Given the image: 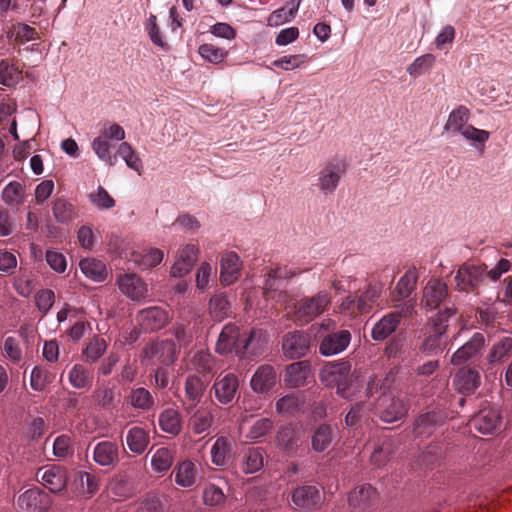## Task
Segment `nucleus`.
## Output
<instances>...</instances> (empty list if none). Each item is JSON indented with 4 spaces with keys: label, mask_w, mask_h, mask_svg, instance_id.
Returning a JSON list of instances; mask_svg holds the SVG:
<instances>
[{
    "label": "nucleus",
    "mask_w": 512,
    "mask_h": 512,
    "mask_svg": "<svg viewBox=\"0 0 512 512\" xmlns=\"http://www.w3.org/2000/svg\"><path fill=\"white\" fill-rule=\"evenodd\" d=\"M320 380L325 386L335 388L337 395L344 399H351L358 389L355 376L351 372V364L345 360L324 365Z\"/></svg>",
    "instance_id": "f257e3e1"
},
{
    "label": "nucleus",
    "mask_w": 512,
    "mask_h": 512,
    "mask_svg": "<svg viewBox=\"0 0 512 512\" xmlns=\"http://www.w3.org/2000/svg\"><path fill=\"white\" fill-rule=\"evenodd\" d=\"M258 334V331L252 329L242 338L239 328L233 323H228L222 328L218 337L216 352L225 355L234 351L238 356H244Z\"/></svg>",
    "instance_id": "f03ea898"
},
{
    "label": "nucleus",
    "mask_w": 512,
    "mask_h": 512,
    "mask_svg": "<svg viewBox=\"0 0 512 512\" xmlns=\"http://www.w3.org/2000/svg\"><path fill=\"white\" fill-rule=\"evenodd\" d=\"M125 136V130L119 124L105 122L100 129L99 136L95 137L91 143L92 150L108 166H114L118 159L111 153L110 141H123Z\"/></svg>",
    "instance_id": "7ed1b4c3"
},
{
    "label": "nucleus",
    "mask_w": 512,
    "mask_h": 512,
    "mask_svg": "<svg viewBox=\"0 0 512 512\" xmlns=\"http://www.w3.org/2000/svg\"><path fill=\"white\" fill-rule=\"evenodd\" d=\"M455 314V309L446 307L439 311L427 325L426 336L420 346V351L426 355L437 354L441 350L443 336L448 327V321Z\"/></svg>",
    "instance_id": "20e7f679"
},
{
    "label": "nucleus",
    "mask_w": 512,
    "mask_h": 512,
    "mask_svg": "<svg viewBox=\"0 0 512 512\" xmlns=\"http://www.w3.org/2000/svg\"><path fill=\"white\" fill-rule=\"evenodd\" d=\"M331 303V296L320 291L314 296L304 297L294 304L292 320L299 325H306L324 313Z\"/></svg>",
    "instance_id": "39448f33"
},
{
    "label": "nucleus",
    "mask_w": 512,
    "mask_h": 512,
    "mask_svg": "<svg viewBox=\"0 0 512 512\" xmlns=\"http://www.w3.org/2000/svg\"><path fill=\"white\" fill-rule=\"evenodd\" d=\"M486 268L487 265L484 263H463L454 277L455 289L478 295L479 287L486 279Z\"/></svg>",
    "instance_id": "423d86ee"
},
{
    "label": "nucleus",
    "mask_w": 512,
    "mask_h": 512,
    "mask_svg": "<svg viewBox=\"0 0 512 512\" xmlns=\"http://www.w3.org/2000/svg\"><path fill=\"white\" fill-rule=\"evenodd\" d=\"M380 294L377 286L369 284L361 294L346 296L340 304V312L351 317L367 314L377 304Z\"/></svg>",
    "instance_id": "0eeeda50"
},
{
    "label": "nucleus",
    "mask_w": 512,
    "mask_h": 512,
    "mask_svg": "<svg viewBox=\"0 0 512 512\" xmlns=\"http://www.w3.org/2000/svg\"><path fill=\"white\" fill-rule=\"evenodd\" d=\"M414 302H406L400 311H393L384 315L378 320L371 331V337L375 341H383L392 335L400 324L403 317L412 315L414 311Z\"/></svg>",
    "instance_id": "6e6552de"
},
{
    "label": "nucleus",
    "mask_w": 512,
    "mask_h": 512,
    "mask_svg": "<svg viewBox=\"0 0 512 512\" xmlns=\"http://www.w3.org/2000/svg\"><path fill=\"white\" fill-rule=\"evenodd\" d=\"M209 385V379L196 373H189L184 382L183 410L190 414L201 402Z\"/></svg>",
    "instance_id": "1a4fd4ad"
},
{
    "label": "nucleus",
    "mask_w": 512,
    "mask_h": 512,
    "mask_svg": "<svg viewBox=\"0 0 512 512\" xmlns=\"http://www.w3.org/2000/svg\"><path fill=\"white\" fill-rule=\"evenodd\" d=\"M345 172L344 160L339 158L329 160L318 173V186L321 192L325 195L334 193Z\"/></svg>",
    "instance_id": "9d476101"
},
{
    "label": "nucleus",
    "mask_w": 512,
    "mask_h": 512,
    "mask_svg": "<svg viewBox=\"0 0 512 512\" xmlns=\"http://www.w3.org/2000/svg\"><path fill=\"white\" fill-rule=\"evenodd\" d=\"M296 275V272L288 269L287 267H276L270 269L267 273V279L264 283V297L266 300H275L280 305H285L288 302L289 295L286 291L278 290L276 280L289 279Z\"/></svg>",
    "instance_id": "9b49d317"
},
{
    "label": "nucleus",
    "mask_w": 512,
    "mask_h": 512,
    "mask_svg": "<svg viewBox=\"0 0 512 512\" xmlns=\"http://www.w3.org/2000/svg\"><path fill=\"white\" fill-rule=\"evenodd\" d=\"M448 296L449 289L447 284L438 278H432L423 289L420 305L427 311H432L445 303Z\"/></svg>",
    "instance_id": "f8f14e48"
},
{
    "label": "nucleus",
    "mask_w": 512,
    "mask_h": 512,
    "mask_svg": "<svg viewBox=\"0 0 512 512\" xmlns=\"http://www.w3.org/2000/svg\"><path fill=\"white\" fill-rule=\"evenodd\" d=\"M37 480L52 493H59L66 488L67 472L60 466L39 468L36 472Z\"/></svg>",
    "instance_id": "ddd939ff"
},
{
    "label": "nucleus",
    "mask_w": 512,
    "mask_h": 512,
    "mask_svg": "<svg viewBox=\"0 0 512 512\" xmlns=\"http://www.w3.org/2000/svg\"><path fill=\"white\" fill-rule=\"evenodd\" d=\"M310 349V339L302 331L288 332L282 340V350L289 359L304 357Z\"/></svg>",
    "instance_id": "4468645a"
},
{
    "label": "nucleus",
    "mask_w": 512,
    "mask_h": 512,
    "mask_svg": "<svg viewBox=\"0 0 512 512\" xmlns=\"http://www.w3.org/2000/svg\"><path fill=\"white\" fill-rule=\"evenodd\" d=\"M50 497L39 488H31L19 495L17 506L22 512H44L50 506Z\"/></svg>",
    "instance_id": "2eb2a0df"
},
{
    "label": "nucleus",
    "mask_w": 512,
    "mask_h": 512,
    "mask_svg": "<svg viewBox=\"0 0 512 512\" xmlns=\"http://www.w3.org/2000/svg\"><path fill=\"white\" fill-rule=\"evenodd\" d=\"M144 353L147 358L169 366L177 359L178 350L173 341L160 340L147 345Z\"/></svg>",
    "instance_id": "dca6fc26"
},
{
    "label": "nucleus",
    "mask_w": 512,
    "mask_h": 512,
    "mask_svg": "<svg viewBox=\"0 0 512 512\" xmlns=\"http://www.w3.org/2000/svg\"><path fill=\"white\" fill-rule=\"evenodd\" d=\"M120 291L133 301H140L148 296V288L135 273L121 274L117 278Z\"/></svg>",
    "instance_id": "f3484780"
},
{
    "label": "nucleus",
    "mask_w": 512,
    "mask_h": 512,
    "mask_svg": "<svg viewBox=\"0 0 512 512\" xmlns=\"http://www.w3.org/2000/svg\"><path fill=\"white\" fill-rule=\"evenodd\" d=\"M377 409L380 418L388 423L401 419L408 411L407 405L402 399L389 395L380 396Z\"/></svg>",
    "instance_id": "a211bd4d"
},
{
    "label": "nucleus",
    "mask_w": 512,
    "mask_h": 512,
    "mask_svg": "<svg viewBox=\"0 0 512 512\" xmlns=\"http://www.w3.org/2000/svg\"><path fill=\"white\" fill-rule=\"evenodd\" d=\"M238 389L239 380L233 373H228L223 377L219 376L212 386L215 398L223 405L230 404L234 400Z\"/></svg>",
    "instance_id": "6ab92c4d"
},
{
    "label": "nucleus",
    "mask_w": 512,
    "mask_h": 512,
    "mask_svg": "<svg viewBox=\"0 0 512 512\" xmlns=\"http://www.w3.org/2000/svg\"><path fill=\"white\" fill-rule=\"evenodd\" d=\"M303 436L301 428L293 424H287L281 426L277 431L276 442L286 454L293 455L300 447Z\"/></svg>",
    "instance_id": "aec40b11"
},
{
    "label": "nucleus",
    "mask_w": 512,
    "mask_h": 512,
    "mask_svg": "<svg viewBox=\"0 0 512 512\" xmlns=\"http://www.w3.org/2000/svg\"><path fill=\"white\" fill-rule=\"evenodd\" d=\"M351 342V333L340 330L324 336L319 345V353L323 356H332L343 352Z\"/></svg>",
    "instance_id": "412c9836"
},
{
    "label": "nucleus",
    "mask_w": 512,
    "mask_h": 512,
    "mask_svg": "<svg viewBox=\"0 0 512 512\" xmlns=\"http://www.w3.org/2000/svg\"><path fill=\"white\" fill-rule=\"evenodd\" d=\"M137 322L144 331H157L163 328L169 321L168 312L160 307H149L141 310Z\"/></svg>",
    "instance_id": "4be33fe9"
},
{
    "label": "nucleus",
    "mask_w": 512,
    "mask_h": 512,
    "mask_svg": "<svg viewBox=\"0 0 512 512\" xmlns=\"http://www.w3.org/2000/svg\"><path fill=\"white\" fill-rule=\"evenodd\" d=\"M485 345V337L482 333L476 332L464 345L458 348L451 357V364L462 365L476 357Z\"/></svg>",
    "instance_id": "5701e85b"
},
{
    "label": "nucleus",
    "mask_w": 512,
    "mask_h": 512,
    "mask_svg": "<svg viewBox=\"0 0 512 512\" xmlns=\"http://www.w3.org/2000/svg\"><path fill=\"white\" fill-rule=\"evenodd\" d=\"M481 384L480 373L470 367L460 368L454 378L453 386L461 394L471 395Z\"/></svg>",
    "instance_id": "b1692460"
},
{
    "label": "nucleus",
    "mask_w": 512,
    "mask_h": 512,
    "mask_svg": "<svg viewBox=\"0 0 512 512\" xmlns=\"http://www.w3.org/2000/svg\"><path fill=\"white\" fill-rule=\"evenodd\" d=\"M378 498V493L370 484L357 486L349 495V505L356 511L372 508Z\"/></svg>",
    "instance_id": "393cba45"
},
{
    "label": "nucleus",
    "mask_w": 512,
    "mask_h": 512,
    "mask_svg": "<svg viewBox=\"0 0 512 512\" xmlns=\"http://www.w3.org/2000/svg\"><path fill=\"white\" fill-rule=\"evenodd\" d=\"M189 415L188 429L195 435L209 434L214 423V414L208 407H196Z\"/></svg>",
    "instance_id": "a878e982"
},
{
    "label": "nucleus",
    "mask_w": 512,
    "mask_h": 512,
    "mask_svg": "<svg viewBox=\"0 0 512 512\" xmlns=\"http://www.w3.org/2000/svg\"><path fill=\"white\" fill-rule=\"evenodd\" d=\"M277 382L275 369L270 365L260 366L254 373L250 385L256 393H266L270 391Z\"/></svg>",
    "instance_id": "bb28decb"
},
{
    "label": "nucleus",
    "mask_w": 512,
    "mask_h": 512,
    "mask_svg": "<svg viewBox=\"0 0 512 512\" xmlns=\"http://www.w3.org/2000/svg\"><path fill=\"white\" fill-rule=\"evenodd\" d=\"M93 459L100 466H115L119 462V447L112 441H101L94 447Z\"/></svg>",
    "instance_id": "cd10ccee"
},
{
    "label": "nucleus",
    "mask_w": 512,
    "mask_h": 512,
    "mask_svg": "<svg viewBox=\"0 0 512 512\" xmlns=\"http://www.w3.org/2000/svg\"><path fill=\"white\" fill-rule=\"evenodd\" d=\"M198 258V249L194 245H186L179 251L177 260L171 268V275L182 277L193 267Z\"/></svg>",
    "instance_id": "c85d7f7f"
},
{
    "label": "nucleus",
    "mask_w": 512,
    "mask_h": 512,
    "mask_svg": "<svg viewBox=\"0 0 512 512\" xmlns=\"http://www.w3.org/2000/svg\"><path fill=\"white\" fill-rule=\"evenodd\" d=\"M68 381L74 389L88 391L93 386L94 374L84 364H75L68 372Z\"/></svg>",
    "instance_id": "c756f323"
},
{
    "label": "nucleus",
    "mask_w": 512,
    "mask_h": 512,
    "mask_svg": "<svg viewBox=\"0 0 512 512\" xmlns=\"http://www.w3.org/2000/svg\"><path fill=\"white\" fill-rule=\"evenodd\" d=\"M241 261L235 252L226 253L221 260L220 281L224 285H231L240 276Z\"/></svg>",
    "instance_id": "7c9ffc66"
},
{
    "label": "nucleus",
    "mask_w": 512,
    "mask_h": 512,
    "mask_svg": "<svg viewBox=\"0 0 512 512\" xmlns=\"http://www.w3.org/2000/svg\"><path fill=\"white\" fill-rule=\"evenodd\" d=\"M125 401L133 409L147 412L155 406L151 392L144 387H133L125 397Z\"/></svg>",
    "instance_id": "2f4dec72"
},
{
    "label": "nucleus",
    "mask_w": 512,
    "mask_h": 512,
    "mask_svg": "<svg viewBox=\"0 0 512 512\" xmlns=\"http://www.w3.org/2000/svg\"><path fill=\"white\" fill-rule=\"evenodd\" d=\"M500 412L494 408L482 409L473 419L475 429L482 434L492 433L500 424Z\"/></svg>",
    "instance_id": "473e14b6"
},
{
    "label": "nucleus",
    "mask_w": 512,
    "mask_h": 512,
    "mask_svg": "<svg viewBox=\"0 0 512 512\" xmlns=\"http://www.w3.org/2000/svg\"><path fill=\"white\" fill-rule=\"evenodd\" d=\"M320 500L319 490L315 486H300L292 493L293 503L300 508H313L320 503Z\"/></svg>",
    "instance_id": "72a5a7b5"
},
{
    "label": "nucleus",
    "mask_w": 512,
    "mask_h": 512,
    "mask_svg": "<svg viewBox=\"0 0 512 512\" xmlns=\"http://www.w3.org/2000/svg\"><path fill=\"white\" fill-rule=\"evenodd\" d=\"M470 117V110L464 105H459L450 112L444 130L452 134H460L465 127L470 125Z\"/></svg>",
    "instance_id": "f704fd0d"
},
{
    "label": "nucleus",
    "mask_w": 512,
    "mask_h": 512,
    "mask_svg": "<svg viewBox=\"0 0 512 512\" xmlns=\"http://www.w3.org/2000/svg\"><path fill=\"white\" fill-rule=\"evenodd\" d=\"M417 283V275L414 271H407L397 282L391 291L390 297L393 303L406 300L414 291Z\"/></svg>",
    "instance_id": "c9c22d12"
},
{
    "label": "nucleus",
    "mask_w": 512,
    "mask_h": 512,
    "mask_svg": "<svg viewBox=\"0 0 512 512\" xmlns=\"http://www.w3.org/2000/svg\"><path fill=\"white\" fill-rule=\"evenodd\" d=\"M444 417L440 412H427L421 415L414 424L413 432L417 437L430 436L434 429L442 424Z\"/></svg>",
    "instance_id": "e433bc0d"
},
{
    "label": "nucleus",
    "mask_w": 512,
    "mask_h": 512,
    "mask_svg": "<svg viewBox=\"0 0 512 512\" xmlns=\"http://www.w3.org/2000/svg\"><path fill=\"white\" fill-rule=\"evenodd\" d=\"M214 367L215 360L213 356L205 350L195 352L188 363V370L190 373H196L205 377L213 372Z\"/></svg>",
    "instance_id": "4c0bfd02"
},
{
    "label": "nucleus",
    "mask_w": 512,
    "mask_h": 512,
    "mask_svg": "<svg viewBox=\"0 0 512 512\" xmlns=\"http://www.w3.org/2000/svg\"><path fill=\"white\" fill-rule=\"evenodd\" d=\"M336 436V429L328 424L319 425L311 436L312 449L317 453L326 451Z\"/></svg>",
    "instance_id": "58836bf2"
},
{
    "label": "nucleus",
    "mask_w": 512,
    "mask_h": 512,
    "mask_svg": "<svg viewBox=\"0 0 512 512\" xmlns=\"http://www.w3.org/2000/svg\"><path fill=\"white\" fill-rule=\"evenodd\" d=\"M310 373V364L307 361L294 362L287 366L285 382L290 387H300L306 383Z\"/></svg>",
    "instance_id": "ea45409f"
},
{
    "label": "nucleus",
    "mask_w": 512,
    "mask_h": 512,
    "mask_svg": "<svg viewBox=\"0 0 512 512\" xmlns=\"http://www.w3.org/2000/svg\"><path fill=\"white\" fill-rule=\"evenodd\" d=\"M301 0H289L285 6L273 11L268 19V25L271 27H277L287 22L292 21L299 9Z\"/></svg>",
    "instance_id": "a19ab883"
},
{
    "label": "nucleus",
    "mask_w": 512,
    "mask_h": 512,
    "mask_svg": "<svg viewBox=\"0 0 512 512\" xmlns=\"http://www.w3.org/2000/svg\"><path fill=\"white\" fill-rule=\"evenodd\" d=\"M182 416L178 410L167 408L159 415V426L162 431L173 436L178 435L182 430Z\"/></svg>",
    "instance_id": "79ce46f5"
},
{
    "label": "nucleus",
    "mask_w": 512,
    "mask_h": 512,
    "mask_svg": "<svg viewBox=\"0 0 512 512\" xmlns=\"http://www.w3.org/2000/svg\"><path fill=\"white\" fill-rule=\"evenodd\" d=\"M52 213L55 220L61 224H68L77 217L75 206L63 197L54 199Z\"/></svg>",
    "instance_id": "37998d69"
},
{
    "label": "nucleus",
    "mask_w": 512,
    "mask_h": 512,
    "mask_svg": "<svg viewBox=\"0 0 512 512\" xmlns=\"http://www.w3.org/2000/svg\"><path fill=\"white\" fill-rule=\"evenodd\" d=\"M25 186L18 181L9 182L1 192L4 203L10 207H18L25 201Z\"/></svg>",
    "instance_id": "c03bdc74"
},
{
    "label": "nucleus",
    "mask_w": 512,
    "mask_h": 512,
    "mask_svg": "<svg viewBox=\"0 0 512 512\" xmlns=\"http://www.w3.org/2000/svg\"><path fill=\"white\" fill-rule=\"evenodd\" d=\"M126 443L132 453L142 454L149 444V434L141 427H132L127 432Z\"/></svg>",
    "instance_id": "a18cd8bd"
},
{
    "label": "nucleus",
    "mask_w": 512,
    "mask_h": 512,
    "mask_svg": "<svg viewBox=\"0 0 512 512\" xmlns=\"http://www.w3.org/2000/svg\"><path fill=\"white\" fill-rule=\"evenodd\" d=\"M264 466V450L249 448L242 458L241 469L246 474L258 472Z\"/></svg>",
    "instance_id": "49530a36"
},
{
    "label": "nucleus",
    "mask_w": 512,
    "mask_h": 512,
    "mask_svg": "<svg viewBox=\"0 0 512 512\" xmlns=\"http://www.w3.org/2000/svg\"><path fill=\"white\" fill-rule=\"evenodd\" d=\"M107 346L108 344L104 338L95 335L82 351L83 360L90 364L97 362L106 352Z\"/></svg>",
    "instance_id": "de8ad7c7"
},
{
    "label": "nucleus",
    "mask_w": 512,
    "mask_h": 512,
    "mask_svg": "<svg viewBox=\"0 0 512 512\" xmlns=\"http://www.w3.org/2000/svg\"><path fill=\"white\" fill-rule=\"evenodd\" d=\"M175 482L181 487H191L196 482V468L193 462L186 460L173 470Z\"/></svg>",
    "instance_id": "09e8293b"
},
{
    "label": "nucleus",
    "mask_w": 512,
    "mask_h": 512,
    "mask_svg": "<svg viewBox=\"0 0 512 512\" xmlns=\"http://www.w3.org/2000/svg\"><path fill=\"white\" fill-rule=\"evenodd\" d=\"M79 266L83 274L93 281L102 282L107 277L106 266L100 260L82 259Z\"/></svg>",
    "instance_id": "8fccbe9b"
},
{
    "label": "nucleus",
    "mask_w": 512,
    "mask_h": 512,
    "mask_svg": "<svg viewBox=\"0 0 512 512\" xmlns=\"http://www.w3.org/2000/svg\"><path fill=\"white\" fill-rule=\"evenodd\" d=\"M22 79V72L18 66L8 59L0 61V83L7 87L15 86Z\"/></svg>",
    "instance_id": "3c124183"
},
{
    "label": "nucleus",
    "mask_w": 512,
    "mask_h": 512,
    "mask_svg": "<svg viewBox=\"0 0 512 512\" xmlns=\"http://www.w3.org/2000/svg\"><path fill=\"white\" fill-rule=\"evenodd\" d=\"M163 260V252L160 249L152 248L143 252L132 254V261L142 269H149L157 266Z\"/></svg>",
    "instance_id": "603ef678"
},
{
    "label": "nucleus",
    "mask_w": 512,
    "mask_h": 512,
    "mask_svg": "<svg viewBox=\"0 0 512 512\" xmlns=\"http://www.w3.org/2000/svg\"><path fill=\"white\" fill-rule=\"evenodd\" d=\"M512 353V337L506 336L494 343L492 346L487 360L490 364H495L504 361L510 357Z\"/></svg>",
    "instance_id": "864d4df0"
},
{
    "label": "nucleus",
    "mask_w": 512,
    "mask_h": 512,
    "mask_svg": "<svg viewBox=\"0 0 512 512\" xmlns=\"http://www.w3.org/2000/svg\"><path fill=\"white\" fill-rule=\"evenodd\" d=\"M232 450L230 440L224 436L218 437L211 448V460L216 466H225L227 456Z\"/></svg>",
    "instance_id": "5fc2aeb1"
},
{
    "label": "nucleus",
    "mask_w": 512,
    "mask_h": 512,
    "mask_svg": "<svg viewBox=\"0 0 512 512\" xmlns=\"http://www.w3.org/2000/svg\"><path fill=\"white\" fill-rule=\"evenodd\" d=\"M395 377L392 371L375 375L370 378L367 385V393L373 396L375 393L381 392V396L386 395V391L390 389L394 383Z\"/></svg>",
    "instance_id": "6e6d98bb"
},
{
    "label": "nucleus",
    "mask_w": 512,
    "mask_h": 512,
    "mask_svg": "<svg viewBox=\"0 0 512 512\" xmlns=\"http://www.w3.org/2000/svg\"><path fill=\"white\" fill-rule=\"evenodd\" d=\"M459 135L479 151L484 150L485 143L490 137V133L487 130L478 129L471 124L468 127H465Z\"/></svg>",
    "instance_id": "4d7b16f0"
},
{
    "label": "nucleus",
    "mask_w": 512,
    "mask_h": 512,
    "mask_svg": "<svg viewBox=\"0 0 512 512\" xmlns=\"http://www.w3.org/2000/svg\"><path fill=\"white\" fill-rule=\"evenodd\" d=\"M115 155H119L129 168L141 174L143 168L142 161L128 142H121Z\"/></svg>",
    "instance_id": "13d9d810"
},
{
    "label": "nucleus",
    "mask_w": 512,
    "mask_h": 512,
    "mask_svg": "<svg viewBox=\"0 0 512 512\" xmlns=\"http://www.w3.org/2000/svg\"><path fill=\"white\" fill-rule=\"evenodd\" d=\"M173 456L168 448H159L151 459V466L155 472L163 473L171 468Z\"/></svg>",
    "instance_id": "bf43d9fd"
},
{
    "label": "nucleus",
    "mask_w": 512,
    "mask_h": 512,
    "mask_svg": "<svg viewBox=\"0 0 512 512\" xmlns=\"http://www.w3.org/2000/svg\"><path fill=\"white\" fill-rule=\"evenodd\" d=\"M112 496L118 499L128 498L132 495V486L125 476H116L111 480L108 486Z\"/></svg>",
    "instance_id": "052dcab7"
},
{
    "label": "nucleus",
    "mask_w": 512,
    "mask_h": 512,
    "mask_svg": "<svg viewBox=\"0 0 512 512\" xmlns=\"http://www.w3.org/2000/svg\"><path fill=\"white\" fill-rule=\"evenodd\" d=\"M199 54L208 62L219 64L227 57L228 52L212 43H205L199 47Z\"/></svg>",
    "instance_id": "680f3d73"
},
{
    "label": "nucleus",
    "mask_w": 512,
    "mask_h": 512,
    "mask_svg": "<svg viewBox=\"0 0 512 512\" xmlns=\"http://www.w3.org/2000/svg\"><path fill=\"white\" fill-rule=\"evenodd\" d=\"M435 57L432 54H425L417 57L408 67L407 73L417 78L427 72L434 64Z\"/></svg>",
    "instance_id": "e2e57ef3"
},
{
    "label": "nucleus",
    "mask_w": 512,
    "mask_h": 512,
    "mask_svg": "<svg viewBox=\"0 0 512 512\" xmlns=\"http://www.w3.org/2000/svg\"><path fill=\"white\" fill-rule=\"evenodd\" d=\"M52 381L50 373L41 366H35L30 375V386L34 391H43Z\"/></svg>",
    "instance_id": "0e129e2a"
},
{
    "label": "nucleus",
    "mask_w": 512,
    "mask_h": 512,
    "mask_svg": "<svg viewBox=\"0 0 512 512\" xmlns=\"http://www.w3.org/2000/svg\"><path fill=\"white\" fill-rule=\"evenodd\" d=\"M139 512H163L164 505L160 496L155 492L145 494L138 504Z\"/></svg>",
    "instance_id": "69168bd1"
},
{
    "label": "nucleus",
    "mask_w": 512,
    "mask_h": 512,
    "mask_svg": "<svg viewBox=\"0 0 512 512\" xmlns=\"http://www.w3.org/2000/svg\"><path fill=\"white\" fill-rule=\"evenodd\" d=\"M202 497L204 504L207 506H220L226 499L222 489L212 483L204 487Z\"/></svg>",
    "instance_id": "338daca9"
},
{
    "label": "nucleus",
    "mask_w": 512,
    "mask_h": 512,
    "mask_svg": "<svg viewBox=\"0 0 512 512\" xmlns=\"http://www.w3.org/2000/svg\"><path fill=\"white\" fill-rule=\"evenodd\" d=\"M12 35L14 36L15 42L18 44H24L38 38L36 29L25 23L13 25Z\"/></svg>",
    "instance_id": "774afa93"
}]
</instances>
